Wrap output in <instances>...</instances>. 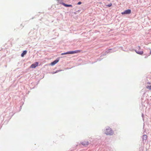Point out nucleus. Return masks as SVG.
Here are the masks:
<instances>
[{"label":"nucleus","mask_w":151,"mask_h":151,"mask_svg":"<svg viewBox=\"0 0 151 151\" xmlns=\"http://www.w3.org/2000/svg\"><path fill=\"white\" fill-rule=\"evenodd\" d=\"M146 88L149 89V90H151V86H147Z\"/></svg>","instance_id":"11"},{"label":"nucleus","mask_w":151,"mask_h":151,"mask_svg":"<svg viewBox=\"0 0 151 151\" xmlns=\"http://www.w3.org/2000/svg\"><path fill=\"white\" fill-rule=\"evenodd\" d=\"M105 133L106 135H111L113 134V132L110 128L108 127L105 130Z\"/></svg>","instance_id":"1"},{"label":"nucleus","mask_w":151,"mask_h":151,"mask_svg":"<svg viewBox=\"0 0 151 151\" xmlns=\"http://www.w3.org/2000/svg\"><path fill=\"white\" fill-rule=\"evenodd\" d=\"M112 5V4L111 3H110L108 5H106V6H108V7H110Z\"/></svg>","instance_id":"12"},{"label":"nucleus","mask_w":151,"mask_h":151,"mask_svg":"<svg viewBox=\"0 0 151 151\" xmlns=\"http://www.w3.org/2000/svg\"><path fill=\"white\" fill-rule=\"evenodd\" d=\"M81 4V1H79V2L77 4H78V5H80V4Z\"/></svg>","instance_id":"14"},{"label":"nucleus","mask_w":151,"mask_h":151,"mask_svg":"<svg viewBox=\"0 0 151 151\" xmlns=\"http://www.w3.org/2000/svg\"><path fill=\"white\" fill-rule=\"evenodd\" d=\"M70 54H72L74 53H79L81 52V51L80 50H76L74 51H70Z\"/></svg>","instance_id":"5"},{"label":"nucleus","mask_w":151,"mask_h":151,"mask_svg":"<svg viewBox=\"0 0 151 151\" xmlns=\"http://www.w3.org/2000/svg\"><path fill=\"white\" fill-rule=\"evenodd\" d=\"M150 53H149V54H148V55L147 56V57L148 56L150 55H151V50H150ZM146 58V57H145V58Z\"/></svg>","instance_id":"13"},{"label":"nucleus","mask_w":151,"mask_h":151,"mask_svg":"<svg viewBox=\"0 0 151 151\" xmlns=\"http://www.w3.org/2000/svg\"><path fill=\"white\" fill-rule=\"evenodd\" d=\"M108 1H109L110 0H107Z\"/></svg>","instance_id":"18"},{"label":"nucleus","mask_w":151,"mask_h":151,"mask_svg":"<svg viewBox=\"0 0 151 151\" xmlns=\"http://www.w3.org/2000/svg\"><path fill=\"white\" fill-rule=\"evenodd\" d=\"M62 4L65 7H72V6L71 5L69 4L68 5L65 4L64 3H62Z\"/></svg>","instance_id":"7"},{"label":"nucleus","mask_w":151,"mask_h":151,"mask_svg":"<svg viewBox=\"0 0 151 151\" xmlns=\"http://www.w3.org/2000/svg\"><path fill=\"white\" fill-rule=\"evenodd\" d=\"M81 144H82V145H83L84 146H87L88 145L89 143V142L88 141H85L82 142L81 143Z\"/></svg>","instance_id":"4"},{"label":"nucleus","mask_w":151,"mask_h":151,"mask_svg":"<svg viewBox=\"0 0 151 151\" xmlns=\"http://www.w3.org/2000/svg\"><path fill=\"white\" fill-rule=\"evenodd\" d=\"M70 54V52H67L64 53H62L61 54V55H66V54Z\"/></svg>","instance_id":"10"},{"label":"nucleus","mask_w":151,"mask_h":151,"mask_svg":"<svg viewBox=\"0 0 151 151\" xmlns=\"http://www.w3.org/2000/svg\"><path fill=\"white\" fill-rule=\"evenodd\" d=\"M147 83L148 84H150V82H147Z\"/></svg>","instance_id":"16"},{"label":"nucleus","mask_w":151,"mask_h":151,"mask_svg":"<svg viewBox=\"0 0 151 151\" xmlns=\"http://www.w3.org/2000/svg\"><path fill=\"white\" fill-rule=\"evenodd\" d=\"M110 50V49H109V50H108L109 51Z\"/></svg>","instance_id":"17"},{"label":"nucleus","mask_w":151,"mask_h":151,"mask_svg":"<svg viewBox=\"0 0 151 151\" xmlns=\"http://www.w3.org/2000/svg\"><path fill=\"white\" fill-rule=\"evenodd\" d=\"M137 53L140 55H142L143 53V52L142 51H136Z\"/></svg>","instance_id":"9"},{"label":"nucleus","mask_w":151,"mask_h":151,"mask_svg":"<svg viewBox=\"0 0 151 151\" xmlns=\"http://www.w3.org/2000/svg\"><path fill=\"white\" fill-rule=\"evenodd\" d=\"M138 48L139 49H140V46H139L138 47Z\"/></svg>","instance_id":"15"},{"label":"nucleus","mask_w":151,"mask_h":151,"mask_svg":"<svg viewBox=\"0 0 151 151\" xmlns=\"http://www.w3.org/2000/svg\"><path fill=\"white\" fill-rule=\"evenodd\" d=\"M38 65V63L37 62H36L35 63L32 64L30 66V68H35Z\"/></svg>","instance_id":"3"},{"label":"nucleus","mask_w":151,"mask_h":151,"mask_svg":"<svg viewBox=\"0 0 151 151\" xmlns=\"http://www.w3.org/2000/svg\"><path fill=\"white\" fill-rule=\"evenodd\" d=\"M59 61L58 60H54L53 62H52L51 63V65H54L55 64H56V63H57Z\"/></svg>","instance_id":"6"},{"label":"nucleus","mask_w":151,"mask_h":151,"mask_svg":"<svg viewBox=\"0 0 151 151\" xmlns=\"http://www.w3.org/2000/svg\"><path fill=\"white\" fill-rule=\"evenodd\" d=\"M27 53V51L26 50L24 51L21 54V56L23 57L24 55H26Z\"/></svg>","instance_id":"8"},{"label":"nucleus","mask_w":151,"mask_h":151,"mask_svg":"<svg viewBox=\"0 0 151 151\" xmlns=\"http://www.w3.org/2000/svg\"><path fill=\"white\" fill-rule=\"evenodd\" d=\"M131 13V10L130 9H127V10H125L124 12H122L121 14H130Z\"/></svg>","instance_id":"2"}]
</instances>
